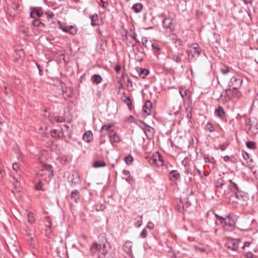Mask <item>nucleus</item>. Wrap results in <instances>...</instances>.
Instances as JSON below:
<instances>
[{
	"label": "nucleus",
	"mask_w": 258,
	"mask_h": 258,
	"mask_svg": "<svg viewBox=\"0 0 258 258\" xmlns=\"http://www.w3.org/2000/svg\"><path fill=\"white\" fill-rule=\"evenodd\" d=\"M53 176V172L51 166L48 164H44L41 166V168L36 174V180H38V183L35 185L37 190H42V185L46 182L49 181Z\"/></svg>",
	"instance_id": "f257e3e1"
},
{
	"label": "nucleus",
	"mask_w": 258,
	"mask_h": 258,
	"mask_svg": "<svg viewBox=\"0 0 258 258\" xmlns=\"http://www.w3.org/2000/svg\"><path fill=\"white\" fill-rule=\"evenodd\" d=\"M216 216L225 230L231 231L233 229L237 220L236 216L233 214H229L225 218L217 215Z\"/></svg>",
	"instance_id": "f03ea898"
},
{
	"label": "nucleus",
	"mask_w": 258,
	"mask_h": 258,
	"mask_svg": "<svg viewBox=\"0 0 258 258\" xmlns=\"http://www.w3.org/2000/svg\"><path fill=\"white\" fill-rule=\"evenodd\" d=\"M187 53L188 55L189 60L194 59L198 57L200 53L201 50L197 44H194L193 46H190V48L187 50Z\"/></svg>",
	"instance_id": "7ed1b4c3"
},
{
	"label": "nucleus",
	"mask_w": 258,
	"mask_h": 258,
	"mask_svg": "<svg viewBox=\"0 0 258 258\" xmlns=\"http://www.w3.org/2000/svg\"><path fill=\"white\" fill-rule=\"evenodd\" d=\"M133 243L131 241H126L124 242L123 245V248L124 251L131 257L135 258L133 251Z\"/></svg>",
	"instance_id": "20e7f679"
},
{
	"label": "nucleus",
	"mask_w": 258,
	"mask_h": 258,
	"mask_svg": "<svg viewBox=\"0 0 258 258\" xmlns=\"http://www.w3.org/2000/svg\"><path fill=\"white\" fill-rule=\"evenodd\" d=\"M225 246L229 249L235 251L238 249V241L230 240L225 243Z\"/></svg>",
	"instance_id": "39448f33"
},
{
	"label": "nucleus",
	"mask_w": 258,
	"mask_h": 258,
	"mask_svg": "<svg viewBox=\"0 0 258 258\" xmlns=\"http://www.w3.org/2000/svg\"><path fill=\"white\" fill-rule=\"evenodd\" d=\"M231 83L232 87L239 88L242 83V79L240 77H232L231 79Z\"/></svg>",
	"instance_id": "423d86ee"
},
{
	"label": "nucleus",
	"mask_w": 258,
	"mask_h": 258,
	"mask_svg": "<svg viewBox=\"0 0 258 258\" xmlns=\"http://www.w3.org/2000/svg\"><path fill=\"white\" fill-rule=\"evenodd\" d=\"M143 131L149 139H151L154 137V129L149 126H147L143 128Z\"/></svg>",
	"instance_id": "0eeeda50"
},
{
	"label": "nucleus",
	"mask_w": 258,
	"mask_h": 258,
	"mask_svg": "<svg viewBox=\"0 0 258 258\" xmlns=\"http://www.w3.org/2000/svg\"><path fill=\"white\" fill-rule=\"evenodd\" d=\"M102 245L96 242H94L90 248V251L92 254L94 255L97 251H101Z\"/></svg>",
	"instance_id": "6e6552de"
},
{
	"label": "nucleus",
	"mask_w": 258,
	"mask_h": 258,
	"mask_svg": "<svg viewBox=\"0 0 258 258\" xmlns=\"http://www.w3.org/2000/svg\"><path fill=\"white\" fill-rule=\"evenodd\" d=\"M173 19L171 18H165L163 21V27L165 28H169L172 30L174 28L172 27Z\"/></svg>",
	"instance_id": "1a4fd4ad"
},
{
	"label": "nucleus",
	"mask_w": 258,
	"mask_h": 258,
	"mask_svg": "<svg viewBox=\"0 0 258 258\" xmlns=\"http://www.w3.org/2000/svg\"><path fill=\"white\" fill-rule=\"evenodd\" d=\"M80 197L81 195L77 189H75L72 191L71 193V199L73 202L77 203L78 202V200L80 199Z\"/></svg>",
	"instance_id": "9d476101"
},
{
	"label": "nucleus",
	"mask_w": 258,
	"mask_h": 258,
	"mask_svg": "<svg viewBox=\"0 0 258 258\" xmlns=\"http://www.w3.org/2000/svg\"><path fill=\"white\" fill-rule=\"evenodd\" d=\"M49 119L50 121L54 123V122H64L65 119L63 117L60 116H49Z\"/></svg>",
	"instance_id": "9b49d317"
},
{
	"label": "nucleus",
	"mask_w": 258,
	"mask_h": 258,
	"mask_svg": "<svg viewBox=\"0 0 258 258\" xmlns=\"http://www.w3.org/2000/svg\"><path fill=\"white\" fill-rule=\"evenodd\" d=\"M109 137L111 143H118L120 141L119 136L113 131L110 132Z\"/></svg>",
	"instance_id": "f8f14e48"
},
{
	"label": "nucleus",
	"mask_w": 258,
	"mask_h": 258,
	"mask_svg": "<svg viewBox=\"0 0 258 258\" xmlns=\"http://www.w3.org/2000/svg\"><path fill=\"white\" fill-rule=\"evenodd\" d=\"M42 15V11L40 8H35L30 13V16L32 18H35L36 16L40 17Z\"/></svg>",
	"instance_id": "ddd939ff"
},
{
	"label": "nucleus",
	"mask_w": 258,
	"mask_h": 258,
	"mask_svg": "<svg viewBox=\"0 0 258 258\" xmlns=\"http://www.w3.org/2000/svg\"><path fill=\"white\" fill-rule=\"evenodd\" d=\"M224 96L227 99H230L233 97V94L232 93V90L231 89H227L224 91V92L221 94L220 98Z\"/></svg>",
	"instance_id": "4468645a"
},
{
	"label": "nucleus",
	"mask_w": 258,
	"mask_h": 258,
	"mask_svg": "<svg viewBox=\"0 0 258 258\" xmlns=\"http://www.w3.org/2000/svg\"><path fill=\"white\" fill-rule=\"evenodd\" d=\"M93 139V134L91 131L86 132L83 136V139L86 142H90Z\"/></svg>",
	"instance_id": "2eb2a0df"
},
{
	"label": "nucleus",
	"mask_w": 258,
	"mask_h": 258,
	"mask_svg": "<svg viewBox=\"0 0 258 258\" xmlns=\"http://www.w3.org/2000/svg\"><path fill=\"white\" fill-rule=\"evenodd\" d=\"M152 105L150 101H146L143 107V111L146 113L147 114H150V108L152 107Z\"/></svg>",
	"instance_id": "dca6fc26"
},
{
	"label": "nucleus",
	"mask_w": 258,
	"mask_h": 258,
	"mask_svg": "<svg viewBox=\"0 0 258 258\" xmlns=\"http://www.w3.org/2000/svg\"><path fill=\"white\" fill-rule=\"evenodd\" d=\"M215 113H216V115L221 118H223L225 116V111L221 106H219L215 110Z\"/></svg>",
	"instance_id": "f3484780"
},
{
	"label": "nucleus",
	"mask_w": 258,
	"mask_h": 258,
	"mask_svg": "<svg viewBox=\"0 0 258 258\" xmlns=\"http://www.w3.org/2000/svg\"><path fill=\"white\" fill-rule=\"evenodd\" d=\"M102 79L99 75L95 74L91 77V81L96 83L99 84L102 82Z\"/></svg>",
	"instance_id": "a211bd4d"
},
{
	"label": "nucleus",
	"mask_w": 258,
	"mask_h": 258,
	"mask_svg": "<svg viewBox=\"0 0 258 258\" xmlns=\"http://www.w3.org/2000/svg\"><path fill=\"white\" fill-rule=\"evenodd\" d=\"M105 166L106 163L103 160L95 161L93 163V167L94 168L103 167H105Z\"/></svg>",
	"instance_id": "6ab92c4d"
},
{
	"label": "nucleus",
	"mask_w": 258,
	"mask_h": 258,
	"mask_svg": "<svg viewBox=\"0 0 258 258\" xmlns=\"http://www.w3.org/2000/svg\"><path fill=\"white\" fill-rule=\"evenodd\" d=\"M179 176V173L176 170H172L169 175V178L172 180L178 179Z\"/></svg>",
	"instance_id": "aec40b11"
},
{
	"label": "nucleus",
	"mask_w": 258,
	"mask_h": 258,
	"mask_svg": "<svg viewBox=\"0 0 258 258\" xmlns=\"http://www.w3.org/2000/svg\"><path fill=\"white\" fill-rule=\"evenodd\" d=\"M132 9L136 13H139L143 9V5L141 3L136 4L133 5Z\"/></svg>",
	"instance_id": "412c9836"
},
{
	"label": "nucleus",
	"mask_w": 258,
	"mask_h": 258,
	"mask_svg": "<svg viewBox=\"0 0 258 258\" xmlns=\"http://www.w3.org/2000/svg\"><path fill=\"white\" fill-rule=\"evenodd\" d=\"M215 186L217 187H222L224 184V179L222 177H219L215 182Z\"/></svg>",
	"instance_id": "4be33fe9"
},
{
	"label": "nucleus",
	"mask_w": 258,
	"mask_h": 258,
	"mask_svg": "<svg viewBox=\"0 0 258 258\" xmlns=\"http://www.w3.org/2000/svg\"><path fill=\"white\" fill-rule=\"evenodd\" d=\"M91 25L93 26H96L98 24V18L97 14H94L91 17Z\"/></svg>",
	"instance_id": "5701e85b"
},
{
	"label": "nucleus",
	"mask_w": 258,
	"mask_h": 258,
	"mask_svg": "<svg viewBox=\"0 0 258 258\" xmlns=\"http://www.w3.org/2000/svg\"><path fill=\"white\" fill-rule=\"evenodd\" d=\"M140 72H139V74L140 77L143 78H145V77L149 74V72L146 69H143L142 68H140Z\"/></svg>",
	"instance_id": "b1692460"
},
{
	"label": "nucleus",
	"mask_w": 258,
	"mask_h": 258,
	"mask_svg": "<svg viewBox=\"0 0 258 258\" xmlns=\"http://www.w3.org/2000/svg\"><path fill=\"white\" fill-rule=\"evenodd\" d=\"M256 126L257 124H250L249 127V132L253 134H255L258 133V128Z\"/></svg>",
	"instance_id": "393cba45"
},
{
	"label": "nucleus",
	"mask_w": 258,
	"mask_h": 258,
	"mask_svg": "<svg viewBox=\"0 0 258 258\" xmlns=\"http://www.w3.org/2000/svg\"><path fill=\"white\" fill-rule=\"evenodd\" d=\"M246 147L249 149H254L256 148V144L253 141H247L246 143Z\"/></svg>",
	"instance_id": "a878e982"
},
{
	"label": "nucleus",
	"mask_w": 258,
	"mask_h": 258,
	"mask_svg": "<svg viewBox=\"0 0 258 258\" xmlns=\"http://www.w3.org/2000/svg\"><path fill=\"white\" fill-rule=\"evenodd\" d=\"M138 219H137L136 222L135 223L134 225H135V227H136L137 228H139L142 224V222H143V215L138 216Z\"/></svg>",
	"instance_id": "bb28decb"
},
{
	"label": "nucleus",
	"mask_w": 258,
	"mask_h": 258,
	"mask_svg": "<svg viewBox=\"0 0 258 258\" xmlns=\"http://www.w3.org/2000/svg\"><path fill=\"white\" fill-rule=\"evenodd\" d=\"M32 24L34 26L36 27H44L45 26L44 24L42 23L39 19L34 20L33 21Z\"/></svg>",
	"instance_id": "cd10ccee"
},
{
	"label": "nucleus",
	"mask_w": 258,
	"mask_h": 258,
	"mask_svg": "<svg viewBox=\"0 0 258 258\" xmlns=\"http://www.w3.org/2000/svg\"><path fill=\"white\" fill-rule=\"evenodd\" d=\"M172 59L176 62H180L181 61V54H174L173 55Z\"/></svg>",
	"instance_id": "c85d7f7f"
},
{
	"label": "nucleus",
	"mask_w": 258,
	"mask_h": 258,
	"mask_svg": "<svg viewBox=\"0 0 258 258\" xmlns=\"http://www.w3.org/2000/svg\"><path fill=\"white\" fill-rule=\"evenodd\" d=\"M112 126V125L111 124L103 125L101 128V133L102 134H105V133H103L104 131H109Z\"/></svg>",
	"instance_id": "c756f323"
},
{
	"label": "nucleus",
	"mask_w": 258,
	"mask_h": 258,
	"mask_svg": "<svg viewBox=\"0 0 258 258\" xmlns=\"http://www.w3.org/2000/svg\"><path fill=\"white\" fill-rule=\"evenodd\" d=\"M123 101L127 104L128 108L131 109L132 101L131 98L129 96L125 97V98L123 100Z\"/></svg>",
	"instance_id": "7c9ffc66"
},
{
	"label": "nucleus",
	"mask_w": 258,
	"mask_h": 258,
	"mask_svg": "<svg viewBox=\"0 0 258 258\" xmlns=\"http://www.w3.org/2000/svg\"><path fill=\"white\" fill-rule=\"evenodd\" d=\"M229 146L228 143H224L221 145H219L217 149H220L221 151H223L228 147Z\"/></svg>",
	"instance_id": "2f4dec72"
},
{
	"label": "nucleus",
	"mask_w": 258,
	"mask_h": 258,
	"mask_svg": "<svg viewBox=\"0 0 258 258\" xmlns=\"http://www.w3.org/2000/svg\"><path fill=\"white\" fill-rule=\"evenodd\" d=\"M206 128L207 130L209 131L211 133L215 131L214 127L210 122H208L207 123Z\"/></svg>",
	"instance_id": "473e14b6"
},
{
	"label": "nucleus",
	"mask_w": 258,
	"mask_h": 258,
	"mask_svg": "<svg viewBox=\"0 0 258 258\" xmlns=\"http://www.w3.org/2000/svg\"><path fill=\"white\" fill-rule=\"evenodd\" d=\"M244 255L246 258H256V254H253L251 252H245L244 254Z\"/></svg>",
	"instance_id": "72a5a7b5"
},
{
	"label": "nucleus",
	"mask_w": 258,
	"mask_h": 258,
	"mask_svg": "<svg viewBox=\"0 0 258 258\" xmlns=\"http://www.w3.org/2000/svg\"><path fill=\"white\" fill-rule=\"evenodd\" d=\"M28 222L31 224L34 223L33 213L30 212L28 214Z\"/></svg>",
	"instance_id": "f704fd0d"
},
{
	"label": "nucleus",
	"mask_w": 258,
	"mask_h": 258,
	"mask_svg": "<svg viewBox=\"0 0 258 258\" xmlns=\"http://www.w3.org/2000/svg\"><path fill=\"white\" fill-rule=\"evenodd\" d=\"M133 161V157L130 155L127 156L125 158V162L128 165L131 164L132 163Z\"/></svg>",
	"instance_id": "c9c22d12"
},
{
	"label": "nucleus",
	"mask_w": 258,
	"mask_h": 258,
	"mask_svg": "<svg viewBox=\"0 0 258 258\" xmlns=\"http://www.w3.org/2000/svg\"><path fill=\"white\" fill-rule=\"evenodd\" d=\"M105 208V207L103 204H98L95 206V209L97 211H102Z\"/></svg>",
	"instance_id": "e433bc0d"
},
{
	"label": "nucleus",
	"mask_w": 258,
	"mask_h": 258,
	"mask_svg": "<svg viewBox=\"0 0 258 258\" xmlns=\"http://www.w3.org/2000/svg\"><path fill=\"white\" fill-rule=\"evenodd\" d=\"M51 135L52 137L57 138L59 137V133L55 130H53L50 131Z\"/></svg>",
	"instance_id": "4c0bfd02"
},
{
	"label": "nucleus",
	"mask_w": 258,
	"mask_h": 258,
	"mask_svg": "<svg viewBox=\"0 0 258 258\" xmlns=\"http://www.w3.org/2000/svg\"><path fill=\"white\" fill-rule=\"evenodd\" d=\"M229 181L231 183L230 187L231 189H234L236 190H238V186L235 182H233L231 179H229Z\"/></svg>",
	"instance_id": "58836bf2"
},
{
	"label": "nucleus",
	"mask_w": 258,
	"mask_h": 258,
	"mask_svg": "<svg viewBox=\"0 0 258 258\" xmlns=\"http://www.w3.org/2000/svg\"><path fill=\"white\" fill-rule=\"evenodd\" d=\"M204 160L205 162H209L212 164H215L216 163V161L213 157L209 158V157H205Z\"/></svg>",
	"instance_id": "ea45409f"
},
{
	"label": "nucleus",
	"mask_w": 258,
	"mask_h": 258,
	"mask_svg": "<svg viewBox=\"0 0 258 258\" xmlns=\"http://www.w3.org/2000/svg\"><path fill=\"white\" fill-rule=\"evenodd\" d=\"M45 225L46 227H47L49 228H51L52 224H51V222L49 218L47 217L46 218L45 221Z\"/></svg>",
	"instance_id": "a19ab883"
},
{
	"label": "nucleus",
	"mask_w": 258,
	"mask_h": 258,
	"mask_svg": "<svg viewBox=\"0 0 258 258\" xmlns=\"http://www.w3.org/2000/svg\"><path fill=\"white\" fill-rule=\"evenodd\" d=\"M240 200L239 198H236L233 195H231L229 198V200L230 202L232 203H237L238 200Z\"/></svg>",
	"instance_id": "79ce46f5"
},
{
	"label": "nucleus",
	"mask_w": 258,
	"mask_h": 258,
	"mask_svg": "<svg viewBox=\"0 0 258 258\" xmlns=\"http://www.w3.org/2000/svg\"><path fill=\"white\" fill-rule=\"evenodd\" d=\"M13 169L14 171H16V172L19 171V174H20V170L19 169V165L16 162L13 164Z\"/></svg>",
	"instance_id": "37998d69"
},
{
	"label": "nucleus",
	"mask_w": 258,
	"mask_h": 258,
	"mask_svg": "<svg viewBox=\"0 0 258 258\" xmlns=\"http://www.w3.org/2000/svg\"><path fill=\"white\" fill-rule=\"evenodd\" d=\"M147 232L145 228L143 229L140 233V236L142 238H145L147 237Z\"/></svg>",
	"instance_id": "c03bdc74"
},
{
	"label": "nucleus",
	"mask_w": 258,
	"mask_h": 258,
	"mask_svg": "<svg viewBox=\"0 0 258 258\" xmlns=\"http://www.w3.org/2000/svg\"><path fill=\"white\" fill-rule=\"evenodd\" d=\"M238 88L235 89L234 87H232V89L231 90H232V93L233 94V97L238 96Z\"/></svg>",
	"instance_id": "a18cd8bd"
},
{
	"label": "nucleus",
	"mask_w": 258,
	"mask_h": 258,
	"mask_svg": "<svg viewBox=\"0 0 258 258\" xmlns=\"http://www.w3.org/2000/svg\"><path fill=\"white\" fill-rule=\"evenodd\" d=\"M73 29V26H70L69 27H64L61 29L63 32L68 33L70 29Z\"/></svg>",
	"instance_id": "49530a36"
},
{
	"label": "nucleus",
	"mask_w": 258,
	"mask_h": 258,
	"mask_svg": "<svg viewBox=\"0 0 258 258\" xmlns=\"http://www.w3.org/2000/svg\"><path fill=\"white\" fill-rule=\"evenodd\" d=\"M154 227V224L151 222H149L146 226V228H148L149 229H153Z\"/></svg>",
	"instance_id": "de8ad7c7"
},
{
	"label": "nucleus",
	"mask_w": 258,
	"mask_h": 258,
	"mask_svg": "<svg viewBox=\"0 0 258 258\" xmlns=\"http://www.w3.org/2000/svg\"><path fill=\"white\" fill-rule=\"evenodd\" d=\"M221 72L223 74L226 75L229 73V70L227 67L225 68H222L221 69Z\"/></svg>",
	"instance_id": "09e8293b"
},
{
	"label": "nucleus",
	"mask_w": 258,
	"mask_h": 258,
	"mask_svg": "<svg viewBox=\"0 0 258 258\" xmlns=\"http://www.w3.org/2000/svg\"><path fill=\"white\" fill-rule=\"evenodd\" d=\"M242 156L244 159H245L246 161H247L248 159L249 158V154L247 153L244 151L242 152Z\"/></svg>",
	"instance_id": "8fccbe9b"
},
{
	"label": "nucleus",
	"mask_w": 258,
	"mask_h": 258,
	"mask_svg": "<svg viewBox=\"0 0 258 258\" xmlns=\"http://www.w3.org/2000/svg\"><path fill=\"white\" fill-rule=\"evenodd\" d=\"M248 166L251 169L254 167L253 161L252 159H250L249 161H247Z\"/></svg>",
	"instance_id": "3c124183"
},
{
	"label": "nucleus",
	"mask_w": 258,
	"mask_h": 258,
	"mask_svg": "<svg viewBox=\"0 0 258 258\" xmlns=\"http://www.w3.org/2000/svg\"><path fill=\"white\" fill-rule=\"evenodd\" d=\"M152 47L153 49L156 50V51H159L160 49L159 45L157 44H154V43L152 44Z\"/></svg>",
	"instance_id": "603ef678"
},
{
	"label": "nucleus",
	"mask_w": 258,
	"mask_h": 258,
	"mask_svg": "<svg viewBox=\"0 0 258 258\" xmlns=\"http://www.w3.org/2000/svg\"><path fill=\"white\" fill-rule=\"evenodd\" d=\"M45 15L47 16V18L48 19L52 18L53 16V14L50 12H46Z\"/></svg>",
	"instance_id": "864d4df0"
},
{
	"label": "nucleus",
	"mask_w": 258,
	"mask_h": 258,
	"mask_svg": "<svg viewBox=\"0 0 258 258\" xmlns=\"http://www.w3.org/2000/svg\"><path fill=\"white\" fill-rule=\"evenodd\" d=\"M195 248L197 250H198L200 251L201 252H205V251H206L204 247H201L198 245L195 246Z\"/></svg>",
	"instance_id": "5fc2aeb1"
},
{
	"label": "nucleus",
	"mask_w": 258,
	"mask_h": 258,
	"mask_svg": "<svg viewBox=\"0 0 258 258\" xmlns=\"http://www.w3.org/2000/svg\"><path fill=\"white\" fill-rule=\"evenodd\" d=\"M100 1L101 3L102 4V5H101V7L104 8H105V5L107 4V0H100Z\"/></svg>",
	"instance_id": "6e6d98bb"
},
{
	"label": "nucleus",
	"mask_w": 258,
	"mask_h": 258,
	"mask_svg": "<svg viewBox=\"0 0 258 258\" xmlns=\"http://www.w3.org/2000/svg\"><path fill=\"white\" fill-rule=\"evenodd\" d=\"M68 33H69L70 34H71L72 35H75L77 33V30L74 29V28L73 29H71L69 30V31Z\"/></svg>",
	"instance_id": "4d7b16f0"
},
{
	"label": "nucleus",
	"mask_w": 258,
	"mask_h": 258,
	"mask_svg": "<svg viewBox=\"0 0 258 258\" xmlns=\"http://www.w3.org/2000/svg\"><path fill=\"white\" fill-rule=\"evenodd\" d=\"M142 43L146 47V44L148 42V39L146 37H144V38H142Z\"/></svg>",
	"instance_id": "13d9d810"
},
{
	"label": "nucleus",
	"mask_w": 258,
	"mask_h": 258,
	"mask_svg": "<svg viewBox=\"0 0 258 258\" xmlns=\"http://www.w3.org/2000/svg\"><path fill=\"white\" fill-rule=\"evenodd\" d=\"M173 39L175 40V41H173L175 43H177L178 45H180V40L179 39L177 38L176 36H173Z\"/></svg>",
	"instance_id": "bf43d9fd"
},
{
	"label": "nucleus",
	"mask_w": 258,
	"mask_h": 258,
	"mask_svg": "<svg viewBox=\"0 0 258 258\" xmlns=\"http://www.w3.org/2000/svg\"><path fill=\"white\" fill-rule=\"evenodd\" d=\"M120 69L121 68L119 66H116L114 68L115 71L117 73H119V72L120 71Z\"/></svg>",
	"instance_id": "052dcab7"
},
{
	"label": "nucleus",
	"mask_w": 258,
	"mask_h": 258,
	"mask_svg": "<svg viewBox=\"0 0 258 258\" xmlns=\"http://www.w3.org/2000/svg\"><path fill=\"white\" fill-rule=\"evenodd\" d=\"M250 244V242H245L244 243V245H243L242 248L244 249L245 247H249Z\"/></svg>",
	"instance_id": "680f3d73"
},
{
	"label": "nucleus",
	"mask_w": 258,
	"mask_h": 258,
	"mask_svg": "<svg viewBox=\"0 0 258 258\" xmlns=\"http://www.w3.org/2000/svg\"><path fill=\"white\" fill-rule=\"evenodd\" d=\"M235 197H236V198H240V197L241 198H242V197L241 195H240V193H238V192H235L234 195H233Z\"/></svg>",
	"instance_id": "e2e57ef3"
},
{
	"label": "nucleus",
	"mask_w": 258,
	"mask_h": 258,
	"mask_svg": "<svg viewBox=\"0 0 258 258\" xmlns=\"http://www.w3.org/2000/svg\"><path fill=\"white\" fill-rule=\"evenodd\" d=\"M223 159H224V161L227 162L229 160V157L228 156H225L223 157Z\"/></svg>",
	"instance_id": "0e129e2a"
},
{
	"label": "nucleus",
	"mask_w": 258,
	"mask_h": 258,
	"mask_svg": "<svg viewBox=\"0 0 258 258\" xmlns=\"http://www.w3.org/2000/svg\"><path fill=\"white\" fill-rule=\"evenodd\" d=\"M57 24H58V28L59 29H62L63 27L62 26L61 24V22L60 21H58L57 22Z\"/></svg>",
	"instance_id": "69168bd1"
},
{
	"label": "nucleus",
	"mask_w": 258,
	"mask_h": 258,
	"mask_svg": "<svg viewBox=\"0 0 258 258\" xmlns=\"http://www.w3.org/2000/svg\"><path fill=\"white\" fill-rule=\"evenodd\" d=\"M243 1L245 4H251L252 2V0H243Z\"/></svg>",
	"instance_id": "338daca9"
},
{
	"label": "nucleus",
	"mask_w": 258,
	"mask_h": 258,
	"mask_svg": "<svg viewBox=\"0 0 258 258\" xmlns=\"http://www.w3.org/2000/svg\"><path fill=\"white\" fill-rule=\"evenodd\" d=\"M14 179L16 180L17 182H19V177L18 176L14 175Z\"/></svg>",
	"instance_id": "774afa93"
}]
</instances>
